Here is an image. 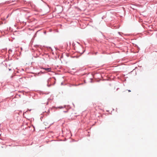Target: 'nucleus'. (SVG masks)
<instances>
[{
  "instance_id": "nucleus-4",
  "label": "nucleus",
  "mask_w": 157,
  "mask_h": 157,
  "mask_svg": "<svg viewBox=\"0 0 157 157\" xmlns=\"http://www.w3.org/2000/svg\"><path fill=\"white\" fill-rule=\"evenodd\" d=\"M11 70V69H9V71H10V70Z\"/></svg>"
},
{
  "instance_id": "nucleus-1",
  "label": "nucleus",
  "mask_w": 157,
  "mask_h": 157,
  "mask_svg": "<svg viewBox=\"0 0 157 157\" xmlns=\"http://www.w3.org/2000/svg\"><path fill=\"white\" fill-rule=\"evenodd\" d=\"M43 69L45 70L46 71H47L48 72H50L51 71V68H43Z\"/></svg>"
},
{
  "instance_id": "nucleus-3",
  "label": "nucleus",
  "mask_w": 157,
  "mask_h": 157,
  "mask_svg": "<svg viewBox=\"0 0 157 157\" xmlns=\"http://www.w3.org/2000/svg\"><path fill=\"white\" fill-rule=\"evenodd\" d=\"M9 15H8V16H7L6 18H8L9 17Z\"/></svg>"
},
{
  "instance_id": "nucleus-2",
  "label": "nucleus",
  "mask_w": 157,
  "mask_h": 157,
  "mask_svg": "<svg viewBox=\"0 0 157 157\" xmlns=\"http://www.w3.org/2000/svg\"><path fill=\"white\" fill-rule=\"evenodd\" d=\"M128 92H131V91L130 90H128Z\"/></svg>"
}]
</instances>
